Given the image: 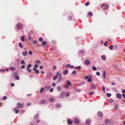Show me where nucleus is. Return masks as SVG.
I'll return each mask as SVG.
<instances>
[{
  "mask_svg": "<svg viewBox=\"0 0 125 125\" xmlns=\"http://www.w3.org/2000/svg\"><path fill=\"white\" fill-rule=\"evenodd\" d=\"M100 7L101 8L104 7V10H106L108 9V6L106 4H103L101 5Z\"/></svg>",
  "mask_w": 125,
  "mask_h": 125,
  "instance_id": "nucleus-1",
  "label": "nucleus"
},
{
  "mask_svg": "<svg viewBox=\"0 0 125 125\" xmlns=\"http://www.w3.org/2000/svg\"><path fill=\"white\" fill-rule=\"evenodd\" d=\"M16 27L19 30L21 29L22 28V25L21 23H18L17 24Z\"/></svg>",
  "mask_w": 125,
  "mask_h": 125,
  "instance_id": "nucleus-2",
  "label": "nucleus"
},
{
  "mask_svg": "<svg viewBox=\"0 0 125 125\" xmlns=\"http://www.w3.org/2000/svg\"><path fill=\"white\" fill-rule=\"evenodd\" d=\"M18 108L19 109H21L23 107V105L21 104L18 103L17 104Z\"/></svg>",
  "mask_w": 125,
  "mask_h": 125,
  "instance_id": "nucleus-3",
  "label": "nucleus"
},
{
  "mask_svg": "<svg viewBox=\"0 0 125 125\" xmlns=\"http://www.w3.org/2000/svg\"><path fill=\"white\" fill-rule=\"evenodd\" d=\"M74 122L75 124H78L80 123V121L79 119L77 118H76L74 120Z\"/></svg>",
  "mask_w": 125,
  "mask_h": 125,
  "instance_id": "nucleus-4",
  "label": "nucleus"
},
{
  "mask_svg": "<svg viewBox=\"0 0 125 125\" xmlns=\"http://www.w3.org/2000/svg\"><path fill=\"white\" fill-rule=\"evenodd\" d=\"M57 74L59 76V77L58 78L59 81H60L62 79V77L61 76V74L59 73H57Z\"/></svg>",
  "mask_w": 125,
  "mask_h": 125,
  "instance_id": "nucleus-5",
  "label": "nucleus"
},
{
  "mask_svg": "<svg viewBox=\"0 0 125 125\" xmlns=\"http://www.w3.org/2000/svg\"><path fill=\"white\" fill-rule=\"evenodd\" d=\"M67 121L68 124H71L72 123V121L69 119H67Z\"/></svg>",
  "mask_w": 125,
  "mask_h": 125,
  "instance_id": "nucleus-6",
  "label": "nucleus"
},
{
  "mask_svg": "<svg viewBox=\"0 0 125 125\" xmlns=\"http://www.w3.org/2000/svg\"><path fill=\"white\" fill-rule=\"evenodd\" d=\"M116 97L117 98H121V95L119 94H116Z\"/></svg>",
  "mask_w": 125,
  "mask_h": 125,
  "instance_id": "nucleus-7",
  "label": "nucleus"
},
{
  "mask_svg": "<svg viewBox=\"0 0 125 125\" xmlns=\"http://www.w3.org/2000/svg\"><path fill=\"white\" fill-rule=\"evenodd\" d=\"M106 72L105 71H104L103 72V78L104 79H105L106 78Z\"/></svg>",
  "mask_w": 125,
  "mask_h": 125,
  "instance_id": "nucleus-8",
  "label": "nucleus"
},
{
  "mask_svg": "<svg viewBox=\"0 0 125 125\" xmlns=\"http://www.w3.org/2000/svg\"><path fill=\"white\" fill-rule=\"evenodd\" d=\"M10 69L12 71H14L15 70V68L14 67H12L10 68Z\"/></svg>",
  "mask_w": 125,
  "mask_h": 125,
  "instance_id": "nucleus-9",
  "label": "nucleus"
},
{
  "mask_svg": "<svg viewBox=\"0 0 125 125\" xmlns=\"http://www.w3.org/2000/svg\"><path fill=\"white\" fill-rule=\"evenodd\" d=\"M85 63L87 65L89 64L90 63V61L88 60H86L85 62Z\"/></svg>",
  "mask_w": 125,
  "mask_h": 125,
  "instance_id": "nucleus-10",
  "label": "nucleus"
},
{
  "mask_svg": "<svg viewBox=\"0 0 125 125\" xmlns=\"http://www.w3.org/2000/svg\"><path fill=\"white\" fill-rule=\"evenodd\" d=\"M33 70H34L36 73L37 74H38L39 73V71L38 70H37L35 68H34L33 69Z\"/></svg>",
  "mask_w": 125,
  "mask_h": 125,
  "instance_id": "nucleus-11",
  "label": "nucleus"
},
{
  "mask_svg": "<svg viewBox=\"0 0 125 125\" xmlns=\"http://www.w3.org/2000/svg\"><path fill=\"white\" fill-rule=\"evenodd\" d=\"M68 71L67 70H66L63 71V74L64 75H66L67 74Z\"/></svg>",
  "mask_w": 125,
  "mask_h": 125,
  "instance_id": "nucleus-12",
  "label": "nucleus"
},
{
  "mask_svg": "<svg viewBox=\"0 0 125 125\" xmlns=\"http://www.w3.org/2000/svg\"><path fill=\"white\" fill-rule=\"evenodd\" d=\"M64 93L63 92H62L61 94V96L60 97L61 98H63V97L64 96Z\"/></svg>",
  "mask_w": 125,
  "mask_h": 125,
  "instance_id": "nucleus-13",
  "label": "nucleus"
},
{
  "mask_svg": "<svg viewBox=\"0 0 125 125\" xmlns=\"http://www.w3.org/2000/svg\"><path fill=\"white\" fill-rule=\"evenodd\" d=\"M49 101L51 102H53L54 101V99L53 98H51L49 99Z\"/></svg>",
  "mask_w": 125,
  "mask_h": 125,
  "instance_id": "nucleus-14",
  "label": "nucleus"
},
{
  "mask_svg": "<svg viewBox=\"0 0 125 125\" xmlns=\"http://www.w3.org/2000/svg\"><path fill=\"white\" fill-rule=\"evenodd\" d=\"M98 115L99 117H101L102 116V114L101 112H98Z\"/></svg>",
  "mask_w": 125,
  "mask_h": 125,
  "instance_id": "nucleus-15",
  "label": "nucleus"
},
{
  "mask_svg": "<svg viewBox=\"0 0 125 125\" xmlns=\"http://www.w3.org/2000/svg\"><path fill=\"white\" fill-rule=\"evenodd\" d=\"M22 54L24 56H26L27 54V52L26 51L23 52H22Z\"/></svg>",
  "mask_w": 125,
  "mask_h": 125,
  "instance_id": "nucleus-16",
  "label": "nucleus"
},
{
  "mask_svg": "<svg viewBox=\"0 0 125 125\" xmlns=\"http://www.w3.org/2000/svg\"><path fill=\"white\" fill-rule=\"evenodd\" d=\"M101 58L102 59H103L104 61L106 60V57L104 55L102 56Z\"/></svg>",
  "mask_w": 125,
  "mask_h": 125,
  "instance_id": "nucleus-17",
  "label": "nucleus"
},
{
  "mask_svg": "<svg viewBox=\"0 0 125 125\" xmlns=\"http://www.w3.org/2000/svg\"><path fill=\"white\" fill-rule=\"evenodd\" d=\"M21 40L22 41H24L25 40L24 38V36H22L21 37Z\"/></svg>",
  "mask_w": 125,
  "mask_h": 125,
  "instance_id": "nucleus-18",
  "label": "nucleus"
},
{
  "mask_svg": "<svg viewBox=\"0 0 125 125\" xmlns=\"http://www.w3.org/2000/svg\"><path fill=\"white\" fill-rule=\"evenodd\" d=\"M44 91V90L43 88H42L40 91V92L41 93H42Z\"/></svg>",
  "mask_w": 125,
  "mask_h": 125,
  "instance_id": "nucleus-19",
  "label": "nucleus"
},
{
  "mask_svg": "<svg viewBox=\"0 0 125 125\" xmlns=\"http://www.w3.org/2000/svg\"><path fill=\"white\" fill-rule=\"evenodd\" d=\"M88 15L89 16H92L93 15V14L91 12H89L88 13Z\"/></svg>",
  "mask_w": 125,
  "mask_h": 125,
  "instance_id": "nucleus-20",
  "label": "nucleus"
},
{
  "mask_svg": "<svg viewBox=\"0 0 125 125\" xmlns=\"http://www.w3.org/2000/svg\"><path fill=\"white\" fill-rule=\"evenodd\" d=\"M68 20H71L72 19V17L71 16H69L68 17Z\"/></svg>",
  "mask_w": 125,
  "mask_h": 125,
  "instance_id": "nucleus-21",
  "label": "nucleus"
},
{
  "mask_svg": "<svg viewBox=\"0 0 125 125\" xmlns=\"http://www.w3.org/2000/svg\"><path fill=\"white\" fill-rule=\"evenodd\" d=\"M17 108V107H16V108L14 110H15V113L16 114L18 113L19 112V110L18 109L15 110Z\"/></svg>",
  "mask_w": 125,
  "mask_h": 125,
  "instance_id": "nucleus-22",
  "label": "nucleus"
},
{
  "mask_svg": "<svg viewBox=\"0 0 125 125\" xmlns=\"http://www.w3.org/2000/svg\"><path fill=\"white\" fill-rule=\"evenodd\" d=\"M57 75H55L53 78V79L54 80H55L57 78Z\"/></svg>",
  "mask_w": 125,
  "mask_h": 125,
  "instance_id": "nucleus-23",
  "label": "nucleus"
},
{
  "mask_svg": "<svg viewBox=\"0 0 125 125\" xmlns=\"http://www.w3.org/2000/svg\"><path fill=\"white\" fill-rule=\"evenodd\" d=\"M106 95L108 97H109L111 96V94L110 93H108L106 94Z\"/></svg>",
  "mask_w": 125,
  "mask_h": 125,
  "instance_id": "nucleus-24",
  "label": "nucleus"
},
{
  "mask_svg": "<svg viewBox=\"0 0 125 125\" xmlns=\"http://www.w3.org/2000/svg\"><path fill=\"white\" fill-rule=\"evenodd\" d=\"M67 84L69 85L71 84V83L69 80H68L67 82Z\"/></svg>",
  "mask_w": 125,
  "mask_h": 125,
  "instance_id": "nucleus-25",
  "label": "nucleus"
},
{
  "mask_svg": "<svg viewBox=\"0 0 125 125\" xmlns=\"http://www.w3.org/2000/svg\"><path fill=\"white\" fill-rule=\"evenodd\" d=\"M69 85H68V84H65L64 85V87L66 88H67L69 87Z\"/></svg>",
  "mask_w": 125,
  "mask_h": 125,
  "instance_id": "nucleus-26",
  "label": "nucleus"
},
{
  "mask_svg": "<svg viewBox=\"0 0 125 125\" xmlns=\"http://www.w3.org/2000/svg\"><path fill=\"white\" fill-rule=\"evenodd\" d=\"M90 3L89 2H87L85 4V6H88L89 4Z\"/></svg>",
  "mask_w": 125,
  "mask_h": 125,
  "instance_id": "nucleus-27",
  "label": "nucleus"
},
{
  "mask_svg": "<svg viewBox=\"0 0 125 125\" xmlns=\"http://www.w3.org/2000/svg\"><path fill=\"white\" fill-rule=\"evenodd\" d=\"M27 70L29 72H30L31 71V70L29 68H27Z\"/></svg>",
  "mask_w": 125,
  "mask_h": 125,
  "instance_id": "nucleus-28",
  "label": "nucleus"
},
{
  "mask_svg": "<svg viewBox=\"0 0 125 125\" xmlns=\"http://www.w3.org/2000/svg\"><path fill=\"white\" fill-rule=\"evenodd\" d=\"M2 98V99L3 100H6L7 98V97L6 96H3Z\"/></svg>",
  "mask_w": 125,
  "mask_h": 125,
  "instance_id": "nucleus-29",
  "label": "nucleus"
},
{
  "mask_svg": "<svg viewBox=\"0 0 125 125\" xmlns=\"http://www.w3.org/2000/svg\"><path fill=\"white\" fill-rule=\"evenodd\" d=\"M92 69L94 70H96L97 69L96 67L95 66H93L92 67Z\"/></svg>",
  "mask_w": 125,
  "mask_h": 125,
  "instance_id": "nucleus-30",
  "label": "nucleus"
},
{
  "mask_svg": "<svg viewBox=\"0 0 125 125\" xmlns=\"http://www.w3.org/2000/svg\"><path fill=\"white\" fill-rule=\"evenodd\" d=\"M19 46L21 47V48H23V46L22 45L21 43H19Z\"/></svg>",
  "mask_w": 125,
  "mask_h": 125,
  "instance_id": "nucleus-31",
  "label": "nucleus"
},
{
  "mask_svg": "<svg viewBox=\"0 0 125 125\" xmlns=\"http://www.w3.org/2000/svg\"><path fill=\"white\" fill-rule=\"evenodd\" d=\"M42 44L43 45H44L46 44V42H45L43 41L42 42Z\"/></svg>",
  "mask_w": 125,
  "mask_h": 125,
  "instance_id": "nucleus-32",
  "label": "nucleus"
},
{
  "mask_svg": "<svg viewBox=\"0 0 125 125\" xmlns=\"http://www.w3.org/2000/svg\"><path fill=\"white\" fill-rule=\"evenodd\" d=\"M113 45H111L109 47V49L111 50H112V49H113Z\"/></svg>",
  "mask_w": 125,
  "mask_h": 125,
  "instance_id": "nucleus-33",
  "label": "nucleus"
},
{
  "mask_svg": "<svg viewBox=\"0 0 125 125\" xmlns=\"http://www.w3.org/2000/svg\"><path fill=\"white\" fill-rule=\"evenodd\" d=\"M102 90L104 92V91H105V87L104 86H103L102 87Z\"/></svg>",
  "mask_w": 125,
  "mask_h": 125,
  "instance_id": "nucleus-34",
  "label": "nucleus"
},
{
  "mask_svg": "<svg viewBox=\"0 0 125 125\" xmlns=\"http://www.w3.org/2000/svg\"><path fill=\"white\" fill-rule=\"evenodd\" d=\"M104 45L105 46H107V42H106L104 43Z\"/></svg>",
  "mask_w": 125,
  "mask_h": 125,
  "instance_id": "nucleus-35",
  "label": "nucleus"
},
{
  "mask_svg": "<svg viewBox=\"0 0 125 125\" xmlns=\"http://www.w3.org/2000/svg\"><path fill=\"white\" fill-rule=\"evenodd\" d=\"M36 63H37L38 64H40L41 63V62L39 61H37L36 62Z\"/></svg>",
  "mask_w": 125,
  "mask_h": 125,
  "instance_id": "nucleus-36",
  "label": "nucleus"
},
{
  "mask_svg": "<svg viewBox=\"0 0 125 125\" xmlns=\"http://www.w3.org/2000/svg\"><path fill=\"white\" fill-rule=\"evenodd\" d=\"M92 81V80L91 78H89L87 80V81L89 82H90Z\"/></svg>",
  "mask_w": 125,
  "mask_h": 125,
  "instance_id": "nucleus-37",
  "label": "nucleus"
},
{
  "mask_svg": "<svg viewBox=\"0 0 125 125\" xmlns=\"http://www.w3.org/2000/svg\"><path fill=\"white\" fill-rule=\"evenodd\" d=\"M57 89L58 90H61V88L60 86H58L57 87Z\"/></svg>",
  "mask_w": 125,
  "mask_h": 125,
  "instance_id": "nucleus-38",
  "label": "nucleus"
},
{
  "mask_svg": "<svg viewBox=\"0 0 125 125\" xmlns=\"http://www.w3.org/2000/svg\"><path fill=\"white\" fill-rule=\"evenodd\" d=\"M15 78L17 80H18L19 79V76H17L15 77Z\"/></svg>",
  "mask_w": 125,
  "mask_h": 125,
  "instance_id": "nucleus-39",
  "label": "nucleus"
},
{
  "mask_svg": "<svg viewBox=\"0 0 125 125\" xmlns=\"http://www.w3.org/2000/svg\"><path fill=\"white\" fill-rule=\"evenodd\" d=\"M70 94H69V93H68L66 94V97H67L69 96Z\"/></svg>",
  "mask_w": 125,
  "mask_h": 125,
  "instance_id": "nucleus-40",
  "label": "nucleus"
},
{
  "mask_svg": "<svg viewBox=\"0 0 125 125\" xmlns=\"http://www.w3.org/2000/svg\"><path fill=\"white\" fill-rule=\"evenodd\" d=\"M43 39L42 37H40L39 39V40L40 41H41Z\"/></svg>",
  "mask_w": 125,
  "mask_h": 125,
  "instance_id": "nucleus-41",
  "label": "nucleus"
},
{
  "mask_svg": "<svg viewBox=\"0 0 125 125\" xmlns=\"http://www.w3.org/2000/svg\"><path fill=\"white\" fill-rule=\"evenodd\" d=\"M31 64H29L27 66V68H29L31 66Z\"/></svg>",
  "mask_w": 125,
  "mask_h": 125,
  "instance_id": "nucleus-42",
  "label": "nucleus"
},
{
  "mask_svg": "<svg viewBox=\"0 0 125 125\" xmlns=\"http://www.w3.org/2000/svg\"><path fill=\"white\" fill-rule=\"evenodd\" d=\"M29 53L30 54V55H31L32 53V52L31 51H30L29 52Z\"/></svg>",
  "mask_w": 125,
  "mask_h": 125,
  "instance_id": "nucleus-43",
  "label": "nucleus"
},
{
  "mask_svg": "<svg viewBox=\"0 0 125 125\" xmlns=\"http://www.w3.org/2000/svg\"><path fill=\"white\" fill-rule=\"evenodd\" d=\"M21 63L22 64L24 63V61L23 60H22L21 61Z\"/></svg>",
  "mask_w": 125,
  "mask_h": 125,
  "instance_id": "nucleus-44",
  "label": "nucleus"
},
{
  "mask_svg": "<svg viewBox=\"0 0 125 125\" xmlns=\"http://www.w3.org/2000/svg\"><path fill=\"white\" fill-rule=\"evenodd\" d=\"M96 74L98 75H100V73L99 72H97L96 73Z\"/></svg>",
  "mask_w": 125,
  "mask_h": 125,
  "instance_id": "nucleus-45",
  "label": "nucleus"
},
{
  "mask_svg": "<svg viewBox=\"0 0 125 125\" xmlns=\"http://www.w3.org/2000/svg\"><path fill=\"white\" fill-rule=\"evenodd\" d=\"M56 67L55 66H54L53 67V70H54L56 69Z\"/></svg>",
  "mask_w": 125,
  "mask_h": 125,
  "instance_id": "nucleus-46",
  "label": "nucleus"
},
{
  "mask_svg": "<svg viewBox=\"0 0 125 125\" xmlns=\"http://www.w3.org/2000/svg\"><path fill=\"white\" fill-rule=\"evenodd\" d=\"M38 67V65H37V64H35L34 65V67L36 68H37Z\"/></svg>",
  "mask_w": 125,
  "mask_h": 125,
  "instance_id": "nucleus-47",
  "label": "nucleus"
},
{
  "mask_svg": "<svg viewBox=\"0 0 125 125\" xmlns=\"http://www.w3.org/2000/svg\"><path fill=\"white\" fill-rule=\"evenodd\" d=\"M118 108V106L117 105H116L115 106V108L116 110Z\"/></svg>",
  "mask_w": 125,
  "mask_h": 125,
  "instance_id": "nucleus-48",
  "label": "nucleus"
},
{
  "mask_svg": "<svg viewBox=\"0 0 125 125\" xmlns=\"http://www.w3.org/2000/svg\"><path fill=\"white\" fill-rule=\"evenodd\" d=\"M80 66H78V67H76L75 68L76 69H78L79 70L80 69Z\"/></svg>",
  "mask_w": 125,
  "mask_h": 125,
  "instance_id": "nucleus-49",
  "label": "nucleus"
},
{
  "mask_svg": "<svg viewBox=\"0 0 125 125\" xmlns=\"http://www.w3.org/2000/svg\"><path fill=\"white\" fill-rule=\"evenodd\" d=\"M10 85L12 86H13L14 85V84L13 83H12L10 84Z\"/></svg>",
  "mask_w": 125,
  "mask_h": 125,
  "instance_id": "nucleus-50",
  "label": "nucleus"
},
{
  "mask_svg": "<svg viewBox=\"0 0 125 125\" xmlns=\"http://www.w3.org/2000/svg\"><path fill=\"white\" fill-rule=\"evenodd\" d=\"M53 89L52 88H51L50 89V91L51 92H52L53 91Z\"/></svg>",
  "mask_w": 125,
  "mask_h": 125,
  "instance_id": "nucleus-51",
  "label": "nucleus"
},
{
  "mask_svg": "<svg viewBox=\"0 0 125 125\" xmlns=\"http://www.w3.org/2000/svg\"><path fill=\"white\" fill-rule=\"evenodd\" d=\"M108 121L107 119H106V120L105 121V123H108Z\"/></svg>",
  "mask_w": 125,
  "mask_h": 125,
  "instance_id": "nucleus-52",
  "label": "nucleus"
},
{
  "mask_svg": "<svg viewBox=\"0 0 125 125\" xmlns=\"http://www.w3.org/2000/svg\"><path fill=\"white\" fill-rule=\"evenodd\" d=\"M122 92L123 93H125V90H122Z\"/></svg>",
  "mask_w": 125,
  "mask_h": 125,
  "instance_id": "nucleus-53",
  "label": "nucleus"
},
{
  "mask_svg": "<svg viewBox=\"0 0 125 125\" xmlns=\"http://www.w3.org/2000/svg\"><path fill=\"white\" fill-rule=\"evenodd\" d=\"M37 42L36 41H34L33 42V43L34 44L36 43Z\"/></svg>",
  "mask_w": 125,
  "mask_h": 125,
  "instance_id": "nucleus-54",
  "label": "nucleus"
},
{
  "mask_svg": "<svg viewBox=\"0 0 125 125\" xmlns=\"http://www.w3.org/2000/svg\"><path fill=\"white\" fill-rule=\"evenodd\" d=\"M43 68V66H42L41 65V66H40V69H42Z\"/></svg>",
  "mask_w": 125,
  "mask_h": 125,
  "instance_id": "nucleus-55",
  "label": "nucleus"
},
{
  "mask_svg": "<svg viewBox=\"0 0 125 125\" xmlns=\"http://www.w3.org/2000/svg\"><path fill=\"white\" fill-rule=\"evenodd\" d=\"M21 68L22 69H23L25 68V66L24 65H22Z\"/></svg>",
  "mask_w": 125,
  "mask_h": 125,
  "instance_id": "nucleus-56",
  "label": "nucleus"
},
{
  "mask_svg": "<svg viewBox=\"0 0 125 125\" xmlns=\"http://www.w3.org/2000/svg\"><path fill=\"white\" fill-rule=\"evenodd\" d=\"M41 73L42 74H44V72L43 71H41Z\"/></svg>",
  "mask_w": 125,
  "mask_h": 125,
  "instance_id": "nucleus-57",
  "label": "nucleus"
},
{
  "mask_svg": "<svg viewBox=\"0 0 125 125\" xmlns=\"http://www.w3.org/2000/svg\"><path fill=\"white\" fill-rule=\"evenodd\" d=\"M52 85L53 86H54L55 85V83H53L52 84Z\"/></svg>",
  "mask_w": 125,
  "mask_h": 125,
  "instance_id": "nucleus-58",
  "label": "nucleus"
},
{
  "mask_svg": "<svg viewBox=\"0 0 125 125\" xmlns=\"http://www.w3.org/2000/svg\"><path fill=\"white\" fill-rule=\"evenodd\" d=\"M88 76H86L85 77L84 79H88Z\"/></svg>",
  "mask_w": 125,
  "mask_h": 125,
  "instance_id": "nucleus-59",
  "label": "nucleus"
},
{
  "mask_svg": "<svg viewBox=\"0 0 125 125\" xmlns=\"http://www.w3.org/2000/svg\"><path fill=\"white\" fill-rule=\"evenodd\" d=\"M76 72L75 71H73V72H72V73H73V74H74V73H76Z\"/></svg>",
  "mask_w": 125,
  "mask_h": 125,
  "instance_id": "nucleus-60",
  "label": "nucleus"
},
{
  "mask_svg": "<svg viewBox=\"0 0 125 125\" xmlns=\"http://www.w3.org/2000/svg\"><path fill=\"white\" fill-rule=\"evenodd\" d=\"M122 96H123L124 98L125 99V94H122Z\"/></svg>",
  "mask_w": 125,
  "mask_h": 125,
  "instance_id": "nucleus-61",
  "label": "nucleus"
},
{
  "mask_svg": "<svg viewBox=\"0 0 125 125\" xmlns=\"http://www.w3.org/2000/svg\"><path fill=\"white\" fill-rule=\"evenodd\" d=\"M70 67L71 68H73V66H70Z\"/></svg>",
  "mask_w": 125,
  "mask_h": 125,
  "instance_id": "nucleus-62",
  "label": "nucleus"
},
{
  "mask_svg": "<svg viewBox=\"0 0 125 125\" xmlns=\"http://www.w3.org/2000/svg\"><path fill=\"white\" fill-rule=\"evenodd\" d=\"M17 74H18V73H17V72H15V73H14V75H17Z\"/></svg>",
  "mask_w": 125,
  "mask_h": 125,
  "instance_id": "nucleus-63",
  "label": "nucleus"
},
{
  "mask_svg": "<svg viewBox=\"0 0 125 125\" xmlns=\"http://www.w3.org/2000/svg\"><path fill=\"white\" fill-rule=\"evenodd\" d=\"M40 122V120H37V123H38L39 122Z\"/></svg>",
  "mask_w": 125,
  "mask_h": 125,
  "instance_id": "nucleus-64",
  "label": "nucleus"
}]
</instances>
